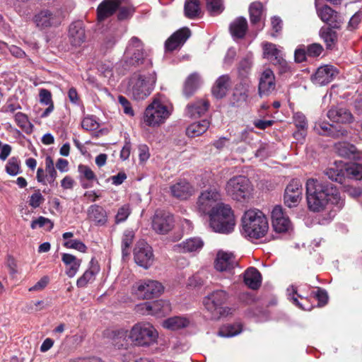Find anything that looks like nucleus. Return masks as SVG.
I'll list each match as a JSON object with an SVG mask.
<instances>
[{
    "mask_svg": "<svg viewBox=\"0 0 362 362\" xmlns=\"http://www.w3.org/2000/svg\"><path fill=\"white\" fill-rule=\"evenodd\" d=\"M156 82V74L154 71H140L130 78L128 90L134 100H144L153 90Z\"/></svg>",
    "mask_w": 362,
    "mask_h": 362,
    "instance_id": "obj_5",
    "label": "nucleus"
},
{
    "mask_svg": "<svg viewBox=\"0 0 362 362\" xmlns=\"http://www.w3.org/2000/svg\"><path fill=\"white\" fill-rule=\"evenodd\" d=\"M47 226V229L49 230H50L52 229L54 224L49 218H45L44 216H40L37 219L33 220L32 221L30 226L33 229H35L37 227L41 228L43 226Z\"/></svg>",
    "mask_w": 362,
    "mask_h": 362,
    "instance_id": "obj_60",
    "label": "nucleus"
},
{
    "mask_svg": "<svg viewBox=\"0 0 362 362\" xmlns=\"http://www.w3.org/2000/svg\"><path fill=\"white\" fill-rule=\"evenodd\" d=\"M221 194L215 188L209 189L201 193L197 200L198 209L200 212L210 215L220 205H225L220 203Z\"/></svg>",
    "mask_w": 362,
    "mask_h": 362,
    "instance_id": "obj_9",
    "label": "nucleus"
},
{
    "mask_svg": "<svg viewBox=\"0 0 362 362\" xmlns=\"http://www.w3.org/2000/svg\"><path fill=\"white\" fill-rule=\"evenodd\" d=\"M158 337V332L151 324L141 322L135 324L129 331L118 330L117 339L123 338L125 341V344L118 345L119 348L127 346L128 340L136 346H149L156 341Z\"/></svg>",
    "mask_w": 362,
    "mask_h": 362,
    "instance_id": "obj_4",
    "label": "nucleus"
},
{
    "mask_svg": "<svg viewBox=\"0 0 362 362\" xmlns=\"http://www.w3.org/2000/svg\"><path fill=\"white\" fill-rule=\"evenodd\" d=\"M305 187L308 206L312 211L319 212L329 206L339 210L344 205L337 187L322 179L310 178Z\"/></svg>",
    "mask_w": 362,
    "mask_h": 362,
    "instance_id": "obj_1",
    "label": "nucleus"
},
{
    "mask_svg": "<svg viewBox=\"0 0 362 362\" xmlns=\"http://www.w3.org/2000/svg\"><path fill=\"white\" fill-rule=\"evenodd\" d=\"M325 175L332 181L342 184L345 180V168H330L325 170Z\"/></svg>",
    "mask_w": 362,
    "mask_h": 362,
    "instance_id": "obj_46",
    "label": "nucleus"
},
{
    "mask_svg": "<svg viewBox=\"0 0 362 362\" xmlns=\"http://www.w3.org/2000/svg\"><path fill=\"white\" fill-rule=\"evenodd\" d=\"M235 221L231 208L228 205H220L210 213L209 226L214 232L228 234L235 228Z\"/></svg>",
    "mask_w": 362,
    "mask_h": 362,
    "instance_id": "obj_6",
    "label": "nucleus"
},
{
    "mask_svg": "<svg viewBox=\"0 0 362 362\" xmlns=\"http://www.w3.org/2000/svg\"><path fill=\"white\" fill-rule=\"evenodd\" d=\"M16 124L23 130L32 129V124L30 122L28 116L23 112H18L14 116Z\"/></svg>",
    "mask_w": 362,
    "mask_h": 362,
    "instance_id": "obj_53",
    "label": "nucleus"
},
{
    "mask_svg": "<svg viewBox=\"0 0 362 362\" xmlns=\"http://www.w3.org/2000/svg\"><path fill=\"white\" fill-rule=\"evenodd\" d=\"M135 262L140 267L148 269L153 262L152 247L145 241L137 243L134 250Z\"/></svg>",
    "mask_w": 362,
    "mask_h": 362,
    "instance_id": "obj_13",
    "label": "nucleus"
},
{
    "mask_svg": "<svg viewBox=\"0 0 362 362\" xmlns=\"http://www.w3.org/2000/svg\"><path fill=\"white\" fill-rule=\"evenodd\" d=\"M293 122L297 129L293 132V137L299 141L304 140L308 127L305 115L300 112H295L293 115Z\"/></svg>",
    "mask_w": 362,
    "mask_h": 362,
    "instance_id": "obj_26",
    "label": "nucleus"
},
{
    "mask_svg": "<svg viewBox=\"0 0 362 362\" xmlns=\"http://www.w3.org/2000/svg\"><path fill=\"white\" fill-rule=\"evenodd\" d=\"M204 246V242L200 238H191L182 243L173 246V250L177 252H198Z\"/></svg>",
    "mask_w": 362,
    "mask_h": 362,
    "instance_id": "obj_24",
    "label": "nucleus"
},
{
    "mask_svg": "<svg viewBox=\"0 0 362 362\" xmlns=\"http://www.w3.org/2000/svg\"><path fill=\"white\" fill-rule=\"evenodd\" d=\"M69 41L71 46L81 47L86 40V30L82 21L71 23L68 30Z\"/></svg>",
    "mask_w": 362,
    "mask_h": 362,
    "instance_id": "obj_19",
    "label": "nucleus"
},
{
    "mask_svg": "<svg viewBox=\"0 0 362 362\" xmlns=\"http://www.w3.org/2000/svg\"><path fill=\"white\" fill-rule=\"evenodd\" d=\"M241 226L242 235L250 241L264 238L269 230L266 216L258 209L246 211L241 218Z\"/></svg>",
    "mask_w": 362,
    "mask_h": 362,
    "instance_id": "obj_3",
    "label": "nucleus"
},
{
    "mask_svg": "<svg viewBox=\"0 0 362 362\" xmlns=\"http://www.w3.org/2000/svg\"><path fill=\"white\" fill-rule=\"evenodd\" d=\"M190 34V30L187 28L178 30L165 41V49L168 51H173L182 46L189 37Z\"/></svg>",
    "mask_w": 362,
    "mask_h": 362,
    "instance_id": "obj_21",
    "label": "nucleus"
},
{
    "mask_svg": "<svg viewBox=\"0 0 362 362\" xmlns=\"http://www.w3.org/2000/svg\"><path fill=\"white\" fill-rule=\"evenodd\" d=\"M171 114L170 110L159 100L155 99L146 108L142 122L147 127H156L164 123Z\"/></svg>",
    "mask_w": 362,
    "mask_h": 362,
    "instance_id": "obj_8",
    "label": "nucleus"
},
{
    "mask_svg": "<svg viewBox=\"0 0 362 362\" xmlns=\"http://www.w3.org/2000/svg\"><path fill=\"white\" fill-rule=\"evenodd\" d=\"M189 323V321L186 317L175 316L164 320L163 326L171 330H177L186 327Z\"/></svg>",
    "mask_w": 362,
    "mask_h": 362,
    "instance_id": "obj_41",
    "label": "nucleus"
},
{
    "mask_svg": "<svg viewBox=\"0 0 362 362\" xmlns=\"http://www.w3.org/2000/svg\"><path fill=\"white\" fill-rule=\"evenodd\" d=\"M338 74L337 69L332 65L320 66L315 73L311 76L313 83L317 86H325L331 83Z\"/></svg>",
    "mask_w": 362,
    "mask_h": 362,
    "instance_id": "obj_16",
    "label": "nucleus"
},
{
    "mask_svg": "<svg viewBox=\"0 0 362 362\" xmlns=\"http://www.w3.org/2000/svg\"><path fill=\"white\" fill-rule=\"evenodd\" d=\"M209 121L203 119L192 123L186 129V134L189 137H196L204 134L209 127Z\"/></svg>",
    "mask_w": 362,
    "mask_h": 362,
    "instance_id": "obj_39",
    "label": "nucleus"
},
{
    "mask_svg": "<svg viewBox=\"0 0 362 362\" xmlns=\"http://www.w3.org/2000/svg\"><path fill=\"white\" fill-rule=\"evenodd\" d=\"M117 18L119 21H124L131 18L135 11L134 8L132 6H122L119 5Z\"/></svg>",
    "mask_w": 362,
    "mask_h": 362,
    "instance_id": "obj_52",
    "label": "nucleus"
},
{
    "mask_svg": "<svg viewBox=\"0 0 362 362\" xmlns=\"http://www.w3.org/2000/svg\"><path fill=\"white\" fill-rule=\"evenodd\" d=\"M236 262L231 253L218 252L215 260V268L220 272H230L232 270Z\"/></svg>",
    "mask_w": 362,
    "mask_h": 362,
    "instance_id": "obj_25",
    "label": "nucleus"
},
{
    "mask_svg": "<svg viewBox=\"0 0 362 362\" xmlns=\"http://www.w3.org/2000/svg\"><path fill=\"white\" fill-rule=\"evenodd\" d=\"M272 226L277 233L288 232L291 228V223L286 216L281 206H275L272 211Z\"/></svg>",
    "mask_w": 362,
    "mask_h": 362,
    "instance_id": "obj_18",
    "label": "nucleus"
},
{
    "mask_svg": "<svg viewBox=\"0 0 362 362\" xmlns=\"http://www.w3.org/2000/svg\"><path fill=\"white\" fill-rule=\"evenodd\" d=\"M99 272V265L94 259H92L90 262V267L78 279L76 286L78 288L86 287L88 284L92 283L95 280V277Z\"/></svg>",
    "mask_w": 362,
    "mask_h": 362,
    "instance_id": "obj_31",
    "label": "nucleus"
},
{
    "mask_svg": "<svg viewBox=\"0 0 362 362\" xmlns=\"http://www.w3.org/2000/svg\"><path fill=\"white\" fill-rule=\"evenodd\" d=\"M88 219L96 226H105L107 222V214L105 209L98 204L90 206L87 210Z\"/></svg>",
    "mask_w": 362,
    "mask_h": 362,
    "instance_id": "obj_27",
    "label": "nucleus"
},
{
    "mask_svg": "<svg viewBox=\"0 0 362 362\" xmlns=\"http://www.w3.org/2000/svg\"><path fill=\"white\" fill-rule=\"evenodd\" d=\"M64 246L66 248L74 249L81 252H86L87 247L86 245L79 240H69L64 243Z\"/></svg>",
    "mask_w": 362,
    "mask_h": 362,
    "instance_id": "obj_59",
    "label": "nucleus"
},
{
    "mask_svg": "<svg viewBox=\"0 0 362 362\" xmlns=\"http://www.w3.org/2000/svg\"><path fill=\"white\" fill-rule=\"evenodd\" d=\"M185 16L189 19L199 18L202 14L199 0H186L184 6Z\"/></svg>",
    "mask_w": 362,
    "mask_h": 362,
    "instance_id": "obj_40",
    "label": "nucleus"
},
{
    "mask_svg": "<svg viewBox=\"0 0 362 362\" xmlns=\"http://www.w3.org/2000/svg\"><path fill=\"white\" fill-rule=\"evenodd\" d=\"M228 298V295L225 291L217 290L206 296L203 304L208 311L213 313L222 308V305L226 302Z\"/></svg>",
    "mask_w": 362,
    "mask_h": 362,
    "instance_id": "obj_17",
    "label": "nucleus"
},
{
    "mask_svg": "<svg viewBox=\"0 0 362 362\" xmlns=\"http://www.w3.org/2000/svg\"><path fill=\"white\" fill-rule=\"evenodd\" d=\"M81 127L87 131H93L98 128L99 124L93 116H87L81 122Z\"/></svg>",
    "mask_w": 362,
    "mask_h": 362,
    "instance_id": "obj_55",
    "label": "nucleus"
},
{
    "mask_svg": "<svg viewBox=\"0 0 362 362\" xmlns=\"http://www.w3.org/2000/svg\"><path fill=\"white\" fill-rule=\"evenodd\" d=\"M315 130L319 134L332 136V137H340L344 136L347 134V131L343 128L337 129L335 126L326 123L320 122L315 125Z\"/></svg>",
    "mask_w": 362,
    "mask_h": 362,
    "instance_id": "obj_33",
    "label": "nucleus"
},
{
    "mask_svg": "<svg viewBox=\"0 0 362 362\" xmlns=\"http://www.w3.org/2000/svg\"><path fill=\"white\" fill-rule=\"evenodd\" d=\"M320 36L325 43L327 49H333L335 48L337 41V33L331 28L322 27L320 30Z\"/></svg>",
    "mask_w": 362,
    "mask_h": 362,
    "instance_id": "obj_37",
    "label": "nucleus"
},
{
    "mask_svg": "<svg viewBox=\"0 0 362 362\" xmlns=\"http://www.w3.org/2000/svg\"><path fill=\"white\" fill-rule=\"evenodd\" d=\"M276 88L275 76L270 69H265L261 74L258 91L261 97L270 95Z\"/></svg>",
    "mask_w": 362,
    "mask_h": 362,
    "instance_id": "obj_20",
    "label": "nucleus"
},
{
    "mask_svg": "<svg viewBox=\"0 0 362 362\" xmlns=\"http://www.w3.org/2000/svg\"><path fill=\"white\" fill-rule=\"evenodd\" d=\"M119 1H114V0H103L97 8V21L101 23L110 16L117 10Z\"/></svg>",
    "mask_w": 362,
    "mask_h": 362,
    "instance_id": "obj_23",
    "label": "nucleus"
},
{
    "mask_svg": "<svg viewBox=\"0 0 362 362\" xmlns=\"http://www.w3.org/2000/svg\"><path fill=\"white\" fill-rule=\"evenodd\" d=\"M171 195L179 199H187L194 193L192 186L185 180H180L170 187Z\"/></svg>",
    "mask_w": 362,
    "mask_h": 362,
    "instance_id": "obj_22",
    "label": "nucleus"
},
{
    "mask_svg": "<svg viewBox=\"0 0 362 362\" xmlns=\"http://www.w3.org/2000/svg\"><path fill=\"white\" fill-rule=\"evenodd\" d=\"M118 103L121 105L124 114L130 117H133L134 115V112L130 102L124 96L119 95Z\"/></svg>",
    "mask_w": 362,
    "mask_h": 362,
    "instance_id": "obj_61",
    "label": "nucleus"
},
{
    "mask_svg": "<svg viewBox=\"0 0 362 362\" xmlns=\"http://www.w3.org/2000/svg\"><path fill=\"white\" fill-rule=\"evenodd\" d=\"M264 57L270 60L272 63L284 57L281 49L272 42H264L262 45Z\"/></svg>",
    "mask_w": 362,
    "mask_h": 362,
    "instance_id": "obj_38",
    "label": "nucleus"
},
{
    "mask_svg": "<svg viewBox=\"0 0 362 362\" xmlns=\"http://www.w3.org/2000/svg\"><path fill=\"white\" fill-rule=\"evenodd\" d=\"M151 315L162 317L169 313L170 305L168 301L158 300L151 302Z\"/></svg>",
    "mask_w": 362,
    "mask_h": 362,
    "instance_id": "obj_42",
    "label": "nucleus"
},
{
    "mask_svg": "<svg viewBox=\"0 0 362 362\" xmlns=\"http://www.w3.org/2000/svg\"><path fill=\"white\" fill-rule=\"evenodd\" d=\"M230 86V77L228 74L219 76L212 87L211 92L216 98H222L226 95Z\"/></svg>",
    "mask_w": 362,
    "mask_h": 362,
    "instance_id": "obj_35",
    "label": "nucleus"
},
{
    "mask_svg": "<svg viewBox=\"0 0 362 362\" xmlns=\"http://www.w3.org/2000/svg\"><path fill=\"white\" fill-rule=\"evenodd\" d=\"M34 23L40 30L56 28L62 23V18L58 11L43 9L35 15Z\"/></svg>",
    "mask_w": 362,
    "mask_h": 362,
    "instance_id": "obj_11",
    "label": "nucleus"
},
{
    "mask_svg": "<svg viewBox=\"0 0 362 362\" xmlns=\"http://www.w3.org/2000/svg\"><path fill=\"white\" fill-rule=\"evenodd\" d=\"M242 331L240 324L227 325L219 329L218 335L223 337H233L240 334Z\"/></svg>",
    "mask_w": 362,
    "mask_h": 362,
    "instance_id": "obj_48",
    "label": "nucleus"
},
{
    "mask_svg": "<svg viewBox=\"0 0 362 362\" xmlns=\"http://www.w3.org/2000/svg\"><path fill=\"white\" fill-rule=\"evenodd\" d=\"M62 261L66 267V274L69 278H73L78 272L81 259L76 258L71 254L63 253L62 254Z\"/></svg>",
    "mask_w": 362,
    "mask_h": 362,
    "instance_id": "obj_34",
    "label": "nucleus"
},
{
    "mask_svg": "<svg viewBox=\"0 0 362 362\" xmlns=\"http://www.w3.org/2000/svg\"><path fill=\"white\" fill-rule=\"evenodd\" d=\"M328 118L337 123H350L353 119L351 113L344 107H332L327 112Z\"/></svg>",
    "mask_w": 362,
    "mask_h": 362,
    "instance_id": "obj_30",
    "label": "nucleus"
},
{
    "mask_svg": "<svg viewBox=\"0 0 362 362\" xmlns=\"http://www.w3.org/2000/svg\"><path fill=\"white\" fill-rule=\"evenodd\" d=\"M250 18L251 23L257 24L261 20L263 12V5L259 1H255L250 4L249 8Z\"/></svg>",
    "mask_w": 362,
    "mask_h": 362,
    "instance_id": "obj_47",
    "label": "nucleus"
},
{
    "mask_svg": "<svg viewBox=\"0 0 362 362\" xmlns=\"http://www.w3.org/2000/svg\"><path fill=\"white\" fill-rule=\"evenodd\" d=\"M345 178L359 180L362 179V164L352 163L344 165Z\"/></svg>",
    "mask_w": 362,
    "mask_h": 362,
    "instance_id": "obj_44",
    "label": "nucleus"
},
{
    "mask_svg": "<svg viewBox=\"0 0 362 362\" xmlns=\"http://www.w3.org/2000/svg\"><path fill=\"white\" fill-rule=\"evenodd\" d=\"M45 201L43 196L41 194L40 190L35 191L34 194H33L29 200V205L36 209L40 206V205Z\"/></svg>",
    "mask_w": 362,
    "mask_h": 362,
    "instance_id": "obj_63",
    "label": "nucleus"
},
{
    "mask_svg": "<svg viewBox=\"0 0 362 362\" xmlns=\"http://www.w3.org/2000/svg\"><path fill=\"white\" fill-rule=\"evenodd\" d=\"M134 232L132 230H124L122 238V256H128L130 253V247L134 239Z\"/></svg>",
    "mask_w": 362,
    "mask_h": 362,
    "instance_id": "obj_45",
    "label": "nucleus"
},
{
    "mask_svg": "<svg viewBox=\"0 0 362 362\" xmlns=\"http://www.w3.org/2000/svg\"><path fill=\"white\" fill-rule=\"evenodd\" d=\"M303 188L300 181L298 179L292 180L285 189V204L289 208L296 206L301 200Z\"/></svg>",
    "mask_w": 362,
    "mask_h": 362,
    "instance_id": "obj_14",
    "label": "nucleus"
},
{
    "mask_svg": "<svg viewBox=\"0 0 362 362\" xmlns=\"http://www.w3.org/2000/svg\"><path fill=\"white\" fill-rule=\"evenodd\" d=\"M199 76L197 73L192 74L187 77L183 90L185 96L190 97L194 93L199 85Z\"/></svg>",
    "mask_w": 362,
    "mask_h": 362,
    "instance_id": "obj_43",
    "label": "nucleus"
},
{
    "mask_svg": "<svg viewBox=\"0 0 362 362\" xmlns=\"http://www.w3.org/2000/svg\"><path fill=\"white\" fill-rule=\"evenodd\" d=\"M225 190L226 194L231 199L242 202L251 197L253 186L246 176L236 175L227 181Z\"/></svg>",
    "mask_w": 362,
    "mask_h": 362,
    "instance_id": "obj_7",
    "label": "nucleus"
},
{
    "mask_svg": "<svg viewBox=\"0 0 362 362\" xmlns=\"http://www.w3.org/2000/svg\"><path fill=\"white\" fill-rule=\"evenodd\" d=\"M315 6L317 16L322 21L328 24L333 28H339L340 27L342 23V18L339 13L327 5L320 7L317 0H315Z\"/></svg>",
    "mask_w": 362,
    "mask_h": 362,
    "instance_id": "obj_15",
    "label": "nucleus"
},
{
    "mask_svg": "<svg viewBox=\"0 0 362 362\" xmlns=\"http://www.w3.org/2000/svg\"><path fill=\"white\" fill-rule=\"evenodd\" d=\"M140 65L148 69L151 68L152 61L144 52L141 40L137 37H132L127 43L122 60L115 65L110 62L101 63L98 70L105 77L110 78L114 76L115 72L118 75L124 74L131 68Z\"/></svg>",
    "mask_w": 362,
    "mask_h": 362,
    "instance_id": "obj_2",
    "label": "nucleus"
},
{
    "mask_svg": "<svg viewBox=\"0 0 362 362\" xmlns=\"http://www.w3.org/2000/svg\"><path fill=\"white\" fill-rule=\"evenodd\" d=\"M288 299L293 302V304H295L296 306L300 308V309L305 310L302 304L298 301V298H300L302 299V297L298 294L297 289L295 286H291L287 288L286 291Z\"/></svg>",
    "mask_w": 362,
    "mask_h": 362,
    "instance_id": "obj_57",
    "label": "nucleus"
},
{
    "mask_svg": "<svg viewBox=\"0 0 362 362\" xmlns=\"http://www.w3.org/2000/svg\"><path fill=\"white\" fill-rule=\"evenodd\" d=\"M245 284L252 290L259 288L262 283V275L255 267L247 268L243 274Z\"/></svg>",
    "mask_w": 362,
    "mask_h": 362,
    "instance_id": "obj_32",
    "label": "nucleus"
},
{
    "mask_svg": "<svg viewBox=\"0 0 362 362\" xmlns=\"http://www.w3.org/2000/svg\"><path fill=\"white\" fill-rule=\"evenodd\" d=\"M5 170L11 176H16L21 173L20 161L18 158H11L6 165Z\"/></svg>",
    "mask_w": 362,
    "mask_h": 362,
    "instance_id": "obj_51",
    "label": "nucleus"
},
{
    "mask_svg": "<svg viewBox=\"0 0 362 362\" xmlns=\"http://www.w3.org/2000/svg\"><path fill=\"white\" fill-rule=\"evenodd\" d=\"M334 148L337 154L341 157L350 159H359L361 156L356 147L346 141H339L335 144Z\"/></svg>",
    "mask_w": 362,
    "mask_h": 362,
    "instance_id": "obj_29",
    "label": "nucleus"
},
{
    "mask_svg": "<svg viewBox=\"0 0 362 362\" xmlns=\"http://www.w3.org/2000/svg\"><path fill=\"white\" fill-rule=\"evenodd\" d=\"M209 103L206 100L200 99L187 105L185 114L191 118H197L204 115L208 110Z\"/></svg>",
    "mask_w": 362,
    "mask_h": 362,
    "instance_id": "obj_28",
    "label": "nucleus"
},
{
    "mask_svg": "<svg viewBox=\"0 0 362 362\" xmlns=\"http://www.w3.org/2000/svg\"><path fill=\"white\" fill-rule=\"evenodd\" d=\"M163 285L155 280H144L136 284L135 294L141 298L149 299L157 297L163 291Z\"/></svg>",
    "mask_w": 362,
    "mask_h": 362,
    "instance_id": "obj_12",
    "label": "nucleus"
},
{
    "mask_svg": "<svg viewBox=\"0 0 362 362\" xmlns=\"http://www.w3.org/2000/svg\"><path fill=\"white\" fill-rule=\"evenodd\" d=\"M230 32L234 39H242L247 30V21L243 17H238L230 25Z\"/></svg>",
    "mask_w": 362,
    "mask_h": 362,
    "instance_id": "obj_36",
    "label": "nucleus"
},
{
    "mask_svg": "<svg viewBox=\"0 0 362 362\" xmlns=\"http://www.w3.org/2000/svg\"><path fill=\"white\" fill-rule=\"evenodd\" d=\"M308 56L306 47L304 45L299 46L294 53L295 61L301 63L306 60Z\"/></svg>",
    "mask_w": 362,
    "mask_h": 362,
    "instance_id": "obj_64",
    "label": "nucleus"
},
{
    "mask_svg": "<svg viewBox=\"0 0 362 362\" xmlns=\"http://www.w3.org/2000/svg\"><path fill=\"white\" fill-rule=\"evenodd\" d=\"M206 10L212 16L220 14L224 10L223 0H206Z\"/></svg>",
    "mask_w": 362,
    "mask_h": 362,
    "instance_id": "obj_50",
    "label": "nucleus"
},
{
    "mask_svg": "<svg viewBox=\"0 0 362 362\" xmlns=\"http://www.w3.org/2000/svg\"><path fill=\"white\" fill-rule=\"evenodd\" d=\"M46 181L54 186L57 173L54 168V162L50 156L45 158Z\"/></svg>",
    "mask_w": 362,
    "mask_h": 362,
    "instance_id": "obj_49",
    "label": "nucleus"
},
{
    "mask_svg": "<svg viewBox=\"0 0 362 362\" xmlns=\"http://www.w3.org/2000/svg\"><path fill=\"white\" fill-rule=\"evenodd\" d=\"M307 54L308 57H316L320 56L322 51L323 47L320 44L313 43L306 47Z\"/></svg>",
    "mask_w": 362,
    "mask_h": 362,
    "instance_id": "obj_62",
    "label": "nucleus"
},
{
    "mask_svg": "<svg viewBox=\"0 0 362 362\" xmlns=\"http://www.w3.org/2000/svg\"><path fill=\"white\" fill-rule=\"evenodd\" d=\"M117 41L118 37L115 33H108L105 37L102 42L101 47L103 49L108 51L110 49H112L115 47Z\"/></svg>",
    "mask_w": 362,
    "mask_h": 362,
    "instance_id": "obj_54",
    "label": "nucleus"
},
{
    "mask_svg": "<svg viewBox=\"0 0 362 362\" xmlns=\"http://www.w3.org/2000/svg\"><path fill=\"white\" fill-rule=\"evenodd\" d=\"M131 214V209L128 204H124L121 206L115 216V223H119L124 222L127 219Z\"/></svg>",
    "mask_w": 362,
    "mask_h": 362,
    "instance_id": "obj_56",
    "label": "nucleus"
},
{
    "mask_svg": "<svg viewBox=\"0 0 362 362\" xmlns=\"http://www.w3.org/2000/svg\"><path fill=\"white\" fill-rule=\"evenodd\" d=\"M252 65V58L249 56H247L240 62L238 66L239 74L243 76H245L250 70Z\"/></svg>",
    "mask_w": 362,
    "mask_h": 362,
    "instance_id": "obj_58",
    "label": "nucleus"
},
{
    "mask_svg": "<svg viewBox=\"0 0 362 362\" xmlns=\"http://www.w3.org/2000/svg\"><path fill=\"white\" fill-rule=\"evenodd\" d=\"M174 226L173 216L164 210L158 209L151 218V228L157 234L165 235Z\"/></svg>",
    "mask_w": 362,
    "mask_h": 362,
    "instance_id": "obj_10",
    "label": "nucleus"
}]
</instances>
